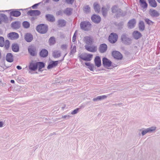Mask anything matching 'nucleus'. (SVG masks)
Segmentation results:
<instances>
[{
    "label": "nucleus",
    "instance_id": "nucleus-1",
    "mask_svg": "<svg viewBox=\"0 0 160 160\" xmlns=\"http://www.w3.org/2000/svg\"><path fill=\"white\" fill-rule=\"evenodd\" d=\"M48 27L47 25L44 24H41L38 25L36 28V30L41 34L46 33L48 30Z\"/></svg>",
    "mask_w": 160,
    "mask_h": 160
},
{
    "label": "nucleus",
    "instance_id": "nucleus-2",
    "mask_svg": "<svg viewBox=\"0 0 160 160\" xmlns=\"http://www.w3.org/2000/svg\"><path fill=\"white\" fill-rule=\"evenodd\" d=\"M28 51L29 54L32 56H35L37 55V48L34 44L30 45L28 46Z\"/></svg>",
    "mask_w": 160,
    "mask_h": 160
},
{
    "label": "nucleus",
    "instance_id": "nucleus-3",
    "mask_svg": "<svg viewBox=\"0 0 160 160\" xmlns=\"http://www.w3.org/2000/svg\"><path fill=\"white\" fill-rule=\"evenodd\" d=\"M121 39L122 42L125 44L130 45L131 43V39L127 37V35L126 33L122 35Z\"/></svg>",
    "mask_w": 160,
    "mask_h": 160
},
{
    "label": "nucleus",
    "instance_id": "nucleus-4",
    "mask_svg": "<svg viewBox=\"0 0 160 160\" xmlns=\"http://www.w3.org/2000/svg\"><path fill=\"white\" fill-rule=\"evenodd\" d=\"M91 26V24L90 22L87 21L82 22L80 24L81 29L86 31H88L90 29Z\"/></svg>",
    "mask_w": 160,
    "mask_h": 160
},
{
    "label": "nucleus",
    "instance_id": "nucleus-5",
    "mask_svg": "<svg viewBox=\"0 0 160 160\" xmlns=\"http://www.w3.org/2000/svg\"><path fill=\"white\" fill-rule=\"evenodd\" d=\"M118 35L115 33H112L108 38L109 41L112 43H114L117 41Z\"/></svg>",
    "mask_w": 160,
    "mask_h": 160
},
{
    "label": "nucleus",
    "instance_id": "nucleus-6",
    "mask_svg": "<svg viewBox=\"0 0 160 160\" xmlns=\"http://www.w3.org/2000/svg\"><path fill=\"white\" fill-rule=\"evenodd\" d=\"M83 41L86 43L85 45H92L93 42V39L91 36H85L83 38Z\"/></svg>",
    "mask_w": 160,
    "mask_h": 160
},
{
    "label": "nucleus",
    "instance_id": "nucleus-7",
    "mask_svg": "<svg viewBox=\"0 0 160 160\" xmlns=\"http://www.w3.org/2000/svg\"><path fill=\"white\" fill-rule=\"evenodd\" d=\"M102 65L104 67H109L111 66L112 62L106 58L104 57L102 59Z\"/></svg>",
    "mask_w": 160,
    "mask_h": 160
},
{
    "label": "nucleus",
    "instance_id": "nucleus-8",
    "mask_svg": "<svg viewBox=\"0 0 160 160\" xmlns=\"http://www.w3.org/2000/svg\"><path fill=\"white\" fill-rule=\"evenodd\" d=\"M7 37L9 39L14 40L17 39L19 38V35L16 32H12L8 33Z\"/></svg>",
    "mask_w": 160,
    "mask_h": 160
},
{
    "label": "nucleus",
    "instance_id": "nucleus-9",
    "mask_svg": "<svg viewBox=\"0 0 160 160\" xmlns=\"http://www.w3.org/2000/svg\"><path fill=\"white\" fill-rule=\"evenodd\" d=\"M112 55L114 58L117 60H121L122 58V54L117 51H113L112 53Z\"/></svg>",
    "mask_w": 160,
    "mask_h": 160
},
{
    "label": "nucleus",
    "instance_id": "nucleus-10",
    "mask_svg": "<svg viewBox=\"0 0 160 160\" xmlns=\"http://www.w3.org/2000/svg\"><path fill=\"white\" fill-rule=\"evenodd\" d=\"M41 14V12L38 10H30L28 11L27 14L30 16H37Z\"/></svg>",
    "mask_w": 160,
    "mask_h": 160
},
{
    "label": "nucleus",
    "instance_id": "nucleus-11",
    "mask_svg": "<svg viewBox=\"0 0 160 160\" xmlns=\"http://www.w3.org/2000/svg\"><path fill=\"white\" fill-rule=\"evenodd\" d=\"M156 127H152L146 129L145 130H143L141 132L142 136H144L148 132H153L155 130Z\"/></svg>",
    "mask_w": 160,
    "mask_h": 160
},
{
    "label": "nucleus",
    "instance_id": "nucleus-12",
    "mask_svg": "<svg viewBox=\"0 0 160 160\" xmlns=\"http://www.w3.org/2000/svg\"><path fill=\"white\" fill-rule=\"evenodd\" d=\"M139 2L141 8L143 10L145 11L148 8V4L145 0H139Z\"/></svg>",
    "mask_w": 160,
    "mask_h": 160
},
{
    "label": "nucleus",
    "instance_id": "nucleus-13",
    "mask_svg": "<svg viewBox=\"0 0 160 160\" xmlns=\"http://www.w3.org/2000/svg\"><path fill=\"white\" fill-rule=\"evenodd\" d=\"M85 47L86 49L90 52H95L97 50L96 47L91 46V45H85Z\"/></svg>",
    "mask_w": 160,
    "mask_h": 160
},
{
    "label": "nucleus",
    "instance_id": "nucleus-14",
    "mask_svg": "<svg viewBox=\"0 0 160 160\" xmlns=\"http://www.w3.org/2000/svg\"><path fill=\"white\" fill-rule=\"evenodd\" d=\"M136 24L135 19H132L130 20L128 23V28L131 29L134 28Z\"/></svg>",
    "mask_w": 160,
    "mask_h": 160
},
{
    "label": "nucleus",
    "instance_id": "nucleus-15",
    "mask_svg": "<svg viewBox=\"0 0 160 160\" xmlns=\"http://www.w3.org/2000/svg\"><path fill=\"white\" fill-rule=\"evenodd\" d=\"M112 10L113 13H117L118 15L120 16L122 15V10L120 9H118L116 6H114L112 7Z\"/></svg>",
    "mask_w": 160,
    "mask_h": 160
},
{
    "label": "nucleus",
    "instance_id": "nucleus-16",
    "mask_svg": "<svg viewBox=\"0 0 160 160\" xmlns=\"http://www.w3.org/2000/svg\"><path fill=\"white\" fill-rule=\"evenodd\" d=\"M38 66V65L37 64V62H31L29 66V68L31 71H35L37 69Z\"/></svg>",
    "mask_w": 160,
    "mask_h": 160
},
{
    "label": "nucleus",
    "instance_id": "nucleus-17",
    "mask_svg": "<svg viewBox=\"0 0 160 160\" xmlns=\"http://www.w3.org/2000/svg\"><path fill=\"white\" fill-rule=\"evenodd\" d=\"M107 49V46L105 44H101L99 48V51L100 53H103L106 52Z\"/></svg>",
    "mask_w": 160,
    "mask_h": 160
},
{
    "label": "nucleus",
    "instance_id": "nucleus-18",
    "mask_svg": "<svg viewBox=\"0 0 160 160\" xmlns=\"http://www.w3.org/2000/svg\"><path fill=\"white\" fill-rule=\"evenodd\" d=\"M21 26V22L19 21H15L12 22L11 24V27L14 29H19Z\"/></svg>",
    "mask_w": 160,
    "mask_h": 160
},
{
    "label": "nucleus",
    "instance_id": "nucleus-19",
    "mask_svg": "<svg viewBox=\"0 0 160 160\" xmlns=\"http://www.w3.org/2000/svg\"><path fill=\"white\" fill-rule=\"evenodd\" d=\"M149 14L151 16L153 17H157L160 15L159 13L157 11L152 9H150V10Z\"/></svg>",
    "mask_w": 160,
    "mask_h": 160
},
{
    "label": "nucleus",
    "instance_id": "nucleus-20",
    "mask_svg": "<svg viewBox=\"0 0 160 160\" xmlns=\"http://www.w3.org/2000/svg\"><path fill=\"white\" fill-rule=\"evenodd\" d=\"M92 20L95 23H98L101 21V18L100 16L95 15H93L91 17Z\"/></svg>",
    "mask_w": 160,
    "mask_h": 160
},
{
    "label": "nucleus",
    "instance_id": "nucleus-21",
    "mask_svg": "<svg viewBox=\"0 0 160 160\" xmlns=\"http://www.w3.org/2000/svg\"><path fill=\"white\" fill-rule=\"evenodd\" d=\"M6 61L10 62L13 61V56L12 54L11 53H8L6 56Z\"/></svg>",
    "mask_w": 160,
    "mask_h": 160
},
{
    "label": "nucleus",
    "instance_id": "nucleus-22",
    "mask_svg": "<svg viewBox=\"0 0 160 160\" xmlns=\"http://www.w3.org/2000/svg\"><path fill=\"white\" fill-rule=\"evenodd\" d=\"M25 39L28 42H30L33 39L32 35L30 33H27L25 36Z\"/></svg>",
    "mask_w": 160,
    "mask_h": 160
},
{
    "label": "nucleus",
    "instance_id": "nucleus-23",
    "mask_svg": "<svg viewBox=\"0 0 160 160\" xmlns=\"http://www.w3.org/2000/svg\"><path fill=\"white\" fill-rule=\"evenodd\" d=\"M94 62L96 66L99 67L101 65L100 58L99 56H96L94 59Z\"/></svg>",
    "mask_w": 160,
    "mask_h": 160
},
{
    "label": "nucleus",
    "instance_id": "nucleus-24",
    "mask_svg": "<svg viewBox=\"0 0 160 160\" xmlns=\"http://www.w3.org/2000/svg\"><path fill=\"white\" fill-rule=\"evenodd\" d=\"M48 54V51L45 49H42L39 52V55L42 58H45L47 57Z\"/></svg>",
    "mask_w": 160,
    "mask_h": 160
},
{
    "label": "nucleus",
    "instance_id": "nucleus-25",
    "mask_svg": "<svg viewBox=\"0 0 160 160\" xmlns=\"http://www.w3.org/2000/svg\"><path fill=\"white\" fill-rule=\"evenodd\" d=\"M12 49L15 52H18L19 51V47L18 44L13 43L12 45Z\"/></svg>",
    "mask_w": 160,
    "mask_h": 160
},
{
    "label": "nucleus",
    "instance_id": "nucleus-26",
    "mask_svg": "<svg viewBox=\"0 0 160 160\" xmlns=\"http://www.w3.org/2000/svg\"><path fill=\"white\" fill-rule=\"evenodd\" d=\"M58 61H52L51 62L47 67L48 69H50L56 66L58 64Z\"/></svg>",
    "mask_w": 160,
    "mask_h": 160
},
{
    "label": "nucleus",
    "instance_id": "nucleus-27",
    "mask_svg": "<svg viewBox=\"0 0 160 160\" xmlns=\"http://www.w3.org/2000/svg\"><path fill=\"white\" fill-rule=\"evenodd\" d=\"M132 35L135 39H138L142 36L141 33L137 31L133 32L132 33Z\"/></svg>",
    "mask_w": 160,
    "mask_h": 160
},
{
    "label": "nucleus",
    "instance_id": "nucleus-28",
    "mask_svg": "<svg viewBox=\"0 0 160 160\" xmlns=\"http://www.w3.org/2000/svg\"><path fill=\"white\" fill-rule=\"evenodd\" d=\"M21 14L20 12L17 10H13L10 12V15L11 16L15 17H19Z\"/></svg>",
    "mask_w": 160,
    "mask_h": 160
},
{
    "label": "nucleus",
    "instance_id": "nucleus-29",
    "mask_svg": "<svg viewBox=\"0 0 160 160\" xmlns=\"http://www.w3.org/2000/svg\"><path fill=\"white\" fill-rule=\"evenodd\" d=\"M46 19L50 22H53L55 21V18L52 15L47 14L46 15Z\"/></svg>",
    "mask_w": 160,
    "mask_h": 160
},
{
    "label": "nucleus",
    "instance_id": "nucleus-30",
    "mask_svg": "<svg viewBox=\"0 0 160 160\" xmlns=\"http://www.w3.org/2000/svg\"><path fill=\"white\" fill-rule=\"evenodd\" d=\"M72 9L70 8H67L63 11V13L68 16H70L72 14Z\"/></svg>",
    "mask_w": 160,
    "mask_h": 160
},
{
    "label": "nucleus",
    "instance_id": "nucleus-31",
    "mask_svg": "<svg viewBox=\"0 0 160 160\" xmlns=\"http://www.w3.org/2000/svg\"><path fill=\"white\" fill-rule=\"evenodd\" d=\"M58 26L59 27H63L66 24V21L64 19H59L58 21Z\"/></svg>",
    "mask_w": 160,
    "mask_h": 160
},
{
    "label": "nucleus",
    "instance_id": "nucleus-32",
    "mask_svg": "<svg viewBox=\"0 0 160 160\" xmlns=\"http://www.w3.org/2000/svg\"><path fill=\"white\" fill-rule=\"evenodd\" d=\"M149 5L152 7L155 8L157 6V4L155 0H148Z\"/></svg>",
    "mask_w": 160,
    "mask_h": 160
},
{
    "label": "nucleus",
    "instance_id": "nucleus-33",
    "mask_svg": "<svg viewBox=\"0 0 160 160\" xmlns=\"http://www.w3.org/2000/svg\"><path fill=\"white\" fill-rule=\"evenodd\" d=\"M93 7L95 11L97 13H98L100 9L99 5L96 2H95L93 4Z\"/></svg>",
    "mask_w": 160,
    "mask_h": 160
},
{
    "label": "nucleus",
    "instance_id": "nucleus-34",
    "mask_svg": "<svg viewBox=\"0 0 160 160\" xmlns=\"http://www.w3.org/2000/svg\"><path fill=\"white\" fill-rule=\"evenodd\" d=\"M139 29L141 31H143L145 29V25L143 21H140L139 23Z\"/></svg>",
    "mask_w": 160,
    "mask_h": 160
},
{
    "label": "nucleus",
    "instance_id": "nucleus-35",
    "mask_svg": "<svg viewBox=\"0 0 160 160\" xmlns=\"http://www.w3.org/2000/svg\"><path fill=\"white\" fill-rule=\"evenodd\" d=\"M61 55V52L59 51H55L53 53V56L55 58H58L60 57Z\"/></svg>",
    "mask_w": 160,
    "mask_h": 160
},
{
    "label": "nucleus",
    "instance_id": "nucleus-36",
    "mask_svg": "<svg viewBox=\"0 0 160 160\" xmlns=\"http://www.w3.org/2000/svg\"><path fill=\"white\" fill-rule=\"evenodd\" d=\"M37 64L38 65V71H41V69L44 67L45 64L44 63L42 62H37Z\"/></svg>",
    "mask_w": 160,
    "mask_h": 160
},
{
    "label": "nucleus",
    "instance_id": "nucleus-37",
    "mask_svg": "<svg viewBox=\"0 0 160 160\" xmlns=\"http://www.w3.org/2000/svg\"><path fill=\"white\" fill-rule=\"evenodd\" d=\"M23 27L25 28H28L30 27V24L28 21H24L22 23Z\"/></svg>",
    "mask_w": 160,
    "mask_h": 160
},
{
    "label": "nucleus",
    "instance_id": "nucleus-38",
    "mask_svg": "<svg viewBox=\"0 0 160 160\" xmlns=\"http://www.w3.org/2000/svg\"><path fill=\"white\" fill-rule=\"evenodd\" d=\"M108 11V8H105L104 7H103L102 8V14L104 17L106 16Z\"/></svg>",
    "mask_w": 160,
    "mask_h": 160
},
{
    "label": "nucleus",
    "instance_id": "nucleus-39",
    "mask_svg": "<svg viewBox=\"0 0 160 160\" xmlns=\"http://www.w3.org/2000/svg\"><path fill=\"white\" fill-rule=\"evenodd\" d=\"M92 57V55L88 54L87 56L85 57V58H83V60L85 61H90Z\"/></svg>",
    "mask_w": 160,
    "mask_h": 160
},
{
    "label": "nucleus",
    "instance_id": "nucleus-40",
    "mask_svg": "<svg viewBox=\"0 0 160 160\" xmlns=\"http://www.w3.org/2000/svg\"><path fill=\"white\" fill-rule=\"evenodd\" d=\"M4 48L8 50L10 47V42L8 40H7L4 42Z\"/></svg>",
    "mask_w": 160,
    "mask_h": 160
},
{
    "label": "nucleus",
    "instance_id": "nucleus-41",
    "mask_svg": "<svg viewBox=\"0 0 160 160\" xmlns=\"http://www.w3.org/2000/svg\"><path fill=\"white\" fill-rule=\"evenodd\" d=\"M55 38L54 37H51L49 40V42L50 45H53L55 43Z\"/></svg>",
    "mask_w": 160,
    "mask_h": 160
},
{
    "label": "nucleus",
    "instance_id": "nucleus-42",
    "mask_svg": "<svg viewBox=\"0 0 160 160\" xmlns=\"http://www.w3.org/2000/svg\"><path fill=\"white\" fill-rule=\"evenodd\" d=\"M144 20L145 22L148 25H151L153 24L154 22L151 21V20L147 18H145L144 19Z\"/></svg>",
    "mask_w": 160,
    "mask_h": 160
},
{
    "label": "nucleus",
    "instance_id": "nucleus-43",
    "mask_svg": "<svg viewBox=\"0 0 160 160\" xmlns=\"http://www.w3.org/2000/svg\"><path fill=\"white\" fill-rule=\"evenodd\" d=\"M4 38L2 37H0V47H3L4 46Z\"/></svg>",
    "mask_w": 160,
    "mask_h": 160
},
{
    "label": "nucleus",
    "instance_id": "nucleus-44",
    "mask_svg": "<svg viewBox=\"0 0 160 160\" xmlns=\"http://www.w3.org/2000/svg\"><path fill=\"white\" fill-rule=\"evenodd\" d=\"M83 10L86 13H89L90 11V8L88 5L84 7Z\"/></svg>",
    "mask_w": 160,
    "mask_h": 160
},
{
    "label": "nucleus",
    "instance_id": "nucleus-45",
    "mask_svg": "<svg viewBox=\"0 0 160 160\" xmlns=\"http://www.w3.org/2000/svg\"><path fill=\"white\" fill-rule=\"evenodd\" d=\"M112 94V93H111L109 94H108L107 95H104L98 96L99 98V101L104 100V99H106L109 95L110 94Z\"/></svg>",
    "mask_w": 160,
    "mask_h": 160
},
{
    "label": "nucleus",
    "instance_id": "nucleus-46",
    "mask_svg": "<svg viewBox=\"0 0 160 160\" xmlns=\"http://www.w3.org/2000/svg\"><path fill=\"white\" fill-rule=\"evenodd\" d=\"M76 51V47L74 45L73 48L72 49L70 52V55L73 54L75 53Z\"/></svg>",
    "mask_w": 160,
    "mask_h": 160
},
{
    "label": "nucleus",
    "instance_id": "nucleus-47",
    "mask_svg": "<svg viewBox=\"0 0 160 160\" xmlns=\"http://www.w3.org/2000/svg\"><path fill=\"white\" fill-rule=\"evenodd\" d=\"M0 16L3 18V21H7L8 19L7 16L4 14L1 13Z\"/></svg>",
    "mask_w": 160,
    "mask_h": 160
},
{
    "label": "nucleus",
    "instance_id": "nucleus-48",
    "mask_svg": "<svg viewBox=\"0 0 160 160\" xmlns=\"http://www.w3.org/2000/svg\"><path fill=\"white\" fill-rule=\"evenodd\" d=\"M79 109L78 108H77L74 109L71 112V114L73 115L77 114L78 112Z\"/></svg>",
    "mask_w": 160,
    "mask_h": 160
},
{
    "label": "nucleus",
    "instance_id": "nucleus-49",
    "mask_svg": "<svg viewBox=\"0 0 160 160\" xmlns=\"http://www.w3.org/2000/svg\"><path fill=\"white\" fill-rule=\"evenodd\" d=\"M76 31L75 32L72 38V41L73 42H74L76 40Z\"/></svg>",
    "mask_w": 160,
    "mask_h": 160
},
{
    "label": "nucleus",
    "instance_id": "nucleus-50",
    "mask_svg": "<svg viewBox=\"0 0 160 160\" xmlns=\"http://www.w3.org/2000/svg\"><path fill=\"white\" fill-rule=\"evenodd\" d=\"M63 12L62 10H60L58 11L57 12L56 14H57V15H61V16H62L63 15Z\"/></svg>",
    "mask_w": 160,
    "mask_h": 160
},
{
    "label": "nucleus",
    "instance_id": "nucleus-51",
    "mask_svg": "<svg viewBox=\"0 0 160 160\" xmlns=\"http://www.w3.org/2000/svg\"><path fill=\"white\" fill-rule=\"evenodd\" d=\"M94 65L93 64H91L90 66L88 67V68L91 71H93V68H94Z\"/></svg>",
    "mask_w": 160,
    "mask_h": 160
},
{
    "label": "nucleus",
    "instance_id": "nucleus-52",
    "mask_svg": "<svg viewBox=\"0 0 160 160\" xmlns=\"http://www.w3.org/2000/svg\"><path fill=\"white\" fill-rule=\"evenodd\" d=\"M66 2L68 4H72L74 0H65Z\"/></svg>",
    "mask_w": 160,
    "mask_h": 160
},
{
    "label": "nucleus",
    "instance_id": "nucleus-53",
    "mask_svg": "<svg viewBox=\"0 0 160 160\" xmlns=\"http://www.w3.org/2000/svg\"><path fill=\"white\" fill-rule=\"evenodd\" d=\"M118 26H119V27H118V28L119 29H121V28H122V26L123 25V24L122 23V22H120L118 24Z\"/></svg>",
    "mask_w": 160,
    "mask_h": 160
},
{
    "label": "nucleus",
    "instance_id": "nucleus-54",
    "mask_svg": "<svg viewBox=\"0 0 160 160\" xmlns=\"http://www.w3.org/2000/svg\"><path fill=\"white\" fill-rule=\"evenodd\" d=\"M92 100L93 101H99V96H98L96 98H94Z\"/></svg>",
    "mask_w": 160,
    "mask_h": 160
},
{
    "label": "nucleus",
    "instance_id": "nucleus-55",
    "mask_svg": "<svg viewBox=\"0 0 160 160\" xmlns=\"http://www.w3.org/2000/svg\"><path fill=\"white\" fill-rule=\"evenodd\" d=\"M39 4V3H36L34 5H33L32 7V9H35L37 6H38Z\"/></svg>",
    "mask_w": 160,
    "mask_h": 160
},
{
    "label": "nucleus",
    "instance_id": "nucleus-56",
    "mask_svg": "<svg viewBox=\"0 0 160 160\" xmlns=\"http://www.w3.org/2000/svg\"><path fill=\"white\" fill-rule=\"evenodd\" d=\"M61 48L62 49H66L67 48V45L65 44H63L61 46Z\"/></svg>",
    "mask_w": 160,
    "mask_h": 160
},
{
    "label": "nucleus",
    "instance_id": "nucleus-57",
    "mask_svg": "<svg viewBox=\"0 0 160 160\" xmlns=\"http://www.w3.org/2000/svg\"><path fill=\"white\" fill-rule=\"evenodd\" d=\"M70 117V116L68 115H64V116H62V118H67L69 119Z\"/></svg>",
    "mask_w": 160,
    "mask_h": 160
},
{
    "label": "nucleus",
    "instance_id": "nucleus-58",
    "mask_svg": "<svg viewBox=\"0 0 160 160\" xmlns=\"http://www.w3.org/2000/svg\"><path fill=\"white\" fill-rule=\"evenodd\" d=\"M122 103H118V104H112V105H113V106H119V107L120 106V105H122Z\"/></svg>",
    "mask_w": 160,
    "mask_h": 160
},
{
    "label": "nucleus",
    "instance_id": "nucleus-59",
    "mask_svg": "<svg viewBox=\"0 0 160 160\" xmlns=\"http://www.w3.org/2000/svg\"><path fill=\"white\" fill-rule=\"evenodd\" d=\"M85 56H84L83 55H81L79 56V57L80 58L82 59V60H83V58H85Z\"/></svg>",
    "mask_w": 160,
    "mask_h": 160
},
{
    "label": "nucleus",
    "instance_id": "nucleus-60",
    "mask_svg": "<svg viewBox=\"0 0 160 160\" xmlns=\"http://www.w3.org/2000/svg\"><path fill=\"white\" fill-rule=\"evenodd\" d=\"M85 65L88 67L90 66L91 64L89 62H85Z\"/></svg>",
    "mask_w": 160,
    "mask_h": 160
},
{
    "label": "nucleus",
    "instance_id": "nucleus-61",
    "mask_svg": "<svg viewBox=\"0 0 160 160\" xmlns=\"http://www.w3.org/2000/svg\"><path fill=\"white\" fill-rule=\"evenodd\" d=\"M16 68L18 70H21L22 68V67L20 66L19 65L17 66Z\"/></svg>",
    "mask_w": 160,
    "mask_h": 160
},
{
    "label": "nucleus",
    "instance_id": "nucleus-62",
    "mask_svg": "<svg viewBox=\"0 0 160 160\" xmlns=\"http://www.w3.org/2000/svg\"><path fill=\"white\" fill-rule=\"evenodd\" d=\"M3 125V123L2 122H0V127H2Z\"/></svg>",
    "mask_w": 160,
    "mask_h": 160
},
{
    "label": "nucleus",
    "instance_id": "nucleus-63",
    "mask_svg": "<svg viewBox=\"0 0 160 160\" xmlns=\"http://www.w3.org/2000/svg\"><path fill=\"white\" fill-rule=\"evenodd\" d=\"M10 82L11 83H14V82H15V81H14V80H11V81H10Z\"/></svg>",
    "mask_w": 160,
    "mask_h": 160
},
{
    "label": "nucleus",
    "instance_id": "nucleus-64",
    "mask_svg": "<svg viewBox=\"0 0 160 160\" xmlns=\"http://www.w3.org/2000/svg\"><path fill=\"white\" fill-rule=\"evenodd\" d=\"M65 107H66V105H63V106H62V108H61L63 110L64 109V108H65Z\"/></svg>",
    "mask_w": 160,
    "mask_h": 160
}]
</instances>
